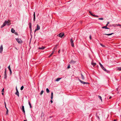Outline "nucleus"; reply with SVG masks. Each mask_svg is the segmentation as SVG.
I'll list each match as a JSON object with an SVG mask.
<instances>
[{"mask_svg": "<svg viewBox=\"0 0 121 121\" xmlns=\"http://www.w3.org/2000/svg\"><path fill=\"white\" fill-rule=\"evenodd\" d=\"M113 121H116V120H114Z\"/></svg>", "mask_w": 121, "mask_h": 121, "instance_id": "59", "label": "nucleus"}, {"mask_svg": "<svg viewBox=\"0 0 121 121\" xmlns=\"http://www.w3.org/2000/svg\"><path fill=\"white\" fill-rule=\"evenodd\" d=\"M36 31H35V32Z\"/></svg>", "mask_w": 121, "mask_h": 121, "instance_id": "60", "label": "nucleus"}, {"mask_svg": "<svg viewBox=\"0 0 121 121\" xmlns=\"http://www.w3.org/2000/svg\"><path fill=\"white\" fill-rule=\"evenodd\" d=\"M0 68H1V67H0Z\"/></svg>", "mask_w": 121, "mask_h": 121, "instance_id": "62", "label": "nucleus"}, {"mask_svg": "<svg viewBox=\"0 0 121 121\" xmlns=\"http://www.w3.org/2000/svg\"><path fill=\"white\" fill-rule=\"evenodd\" d=\"M5 108L6 109V110H8V109L6 107H5Z\"/></svg>", "mask_w": 121, "mask_h": 121, "instance_id": "46", "label": "nucleus"}, {"mask_svg": "<svg viewBox=\"0 0 121 121\" xmlns=\"http://www.w3.org/2000/svg\"><path fill=\"white\" fill-rule=\"evenodd\" d=\"M16 48V49H17V48Z\"/></svg>", "mask_w": 121, "mask_h": 121, "instance_id": "61", "label": "nucleus"}, {"mask_svg": "<svg viewBox=\"0 0 121 121\" xmlns=\"http://www.w3.org/2000/svg\"><path fill=\"white\" fill-rule=\"evenodd\" d=\"M16 41L19 43L21 44L23 42L19 38H16Z\"/></svg>", "mask_w": 121, "mask_h": 121, "instance_id": "2", "label": "nucleus"}, {"mask_svg": "<svg viewBox=\"0 0 121 121\" xmlns=\"http://www.w3.org/2000/svg\"><path fill=\"white\" fill-rule=\"evenodd\" d=\"M91 15H92V16H93L95 17V15H93V14H91Z\"/></svg>", "mask_w": 121, "mask_h": 121, "instance_id": "52", "label": "nucleus"}, {"mask_svg": "<svg viewBox=\"0 0 121 121\" xmlns=\"http://www.w3.org/2000/svg\"><path fill=\"white\" fill-rule=\"evenodd\" d=\"M81 78L82 79V80H83L84 79V78H85L84 76H83V75L82 73H81Z\"/></svg>", "mask_w": 121, "mask_h": 121, "instance_id": "17", "label": "nucleus"}, {"mask_svg": "<svg viewBox=\"0 0 121 121\" xmlns=\"http://www.w3.org/2000/svg\"><path fill=\"white\" fill-rule=\"evenodd\" d=\"M90 13L91 15V14H92L91 12L90 11L89 12Z\"/></svg>", "mask_w": 121, "mask_h": 121, "instance_id": "43", "label": "nucleus"}, {"mask_svg": "<svg viewBox=\"0 0 121 121\" xmlns=\"http://www.w3.org/2000/svg\"><path fill=\"white\" fill-rule=\"evenodd\" d=\"M108 24H107L105 26H106L107 27V26H108Z\"/></svg>", "mask_w": 121, "mask_h": 121, "instance_id": "54", "label": "nucleus"}, {"mask_svg": "<svg viewBox=\"0 0 121 121\" xmlns=\"http://www.w3.org/2000/svg\"><path fill=\"white\" fill-rule=\"evenodd\" d=\"M117 25V26H121V25L119 24H118L117 25H117Z\"/></svg>", "mask_w": 121, "mask_h": 121, "instance_id": "39", "label": "nucleus"}, {"mask_svg": "<svg viewBox=\"0 0 121 121\" xmlns=\"http://www.w3.org/2000/svg\"><path fill=\"white\" fill-rule=\"evenodd\" d=\"M70 41L71 46L72 47H74V43H73V41L72 39H71Z\"/></svg>", "mask_w": 121, "mask_h": 121, "instance_id": "5", "label": "nucleus"}, {"mask_svg": "<svg viewBox=\"0 0 121 121\" xmlns=\"http://www.w3.org/2000/svg\"><path fill=\"white\" fill-rule=\"evenodd\" d=\"M43 92H44L43 91V90H42L41 92L40 93V95H42L43 93Z\"/></svg>", "mask_w": 121, "mask_h": 121, "instance_id": "28", "label": "nucleus"}, {"mask_svg": "<svg viewBox=\"0 0 121 121\" xmlns=\"http://www.w3.org/2000/svg\"><path fill=\"white\" fill-rule=\"evenodd\" d=\"M4 93H3V92H2V95H4Z\"/></svg>", "mask_w": 121, "mask_h": 121, "instance_id": "56", "label": "nucleus"}, {"mask_svg": "<svg viewBox=\"0 0 121 121\" xmlns=\"http://www.w3.org/2000/svg\"><path fill=\"white\" fill-rule=\"evenodd\" d=\"M53 93L52 92L51 93V99H52L53 98Z\"/></svg>", "mask_w": 121, "mask_h": 121, "instance_id": "18", "label": "nucleus"}, {"mask_svg": "<svg viewBox=\"0 0 121 121\" xmlns=\"http://www.w3.org/2000/svg\"><path fill=\"white\" fill-rule=\"evenodd\" d=\"M64 35V34L63 33H60L58 36L62 38Z\"/></svg>", "mask_w": 121, "mask_h": 121, "instance_id": "6", "label": "nucleus"}, {"mask_svg": "<svg viewBox=\"0 0 121 121\" xmlns=\"http://www.w3.org/2000/svg\"><path fill=\"white\" fill-rule=\"evenodd\" d=\"M117 70L119 71H121V67H118L117 68Z\"/></svg>", "mask_w": 121, "mask_h": 121, "instance_id": "25", "label": "nucleus"}, {"mask_svg": "<svg viewBox=\"0 0 121 121\" xmlns=\"http://www.w3.org/2000/svg\"><path fill=\"white\" fill-rule=\"evenodd\" d=\"M22 111L25 114V112L24 110V106H22Z\"/></svg>", "mask_w": 121, "mask_h": 121, "instance_id": "8", "label": "nucleus"}, {"mask_svg": "<svg viewBox=\"0 0 121 121\" xmlns=\"http://www.w3.org/2000/svg\"><path fill=\"white\" fill-rule=\"evenodd\" d=\"M24 121H27V120L26 119V120H24Z\"/></svg>", "mask_w": 121, "mask_h": 121, "instance_id": "58", "label": "nucleus"}, {"mask_svg": "<svg viewBox=\"0 0 121 121\" xmlns=\"http://www.w3.org/2000/svg\"><path fill=\"white\" fill-rule=\"evenodd\" d=\"M99 44L100 45H101L102 47H105V46H104V45L103 44H102L101 43H99Z\"/></svg>", "mask_w": 121, "mask_h": 121, "instance_id": "27", "label": "nucleus"}, {"mask_svg": "<svg viewBox=\"0 0 121 121\" xmlns=\"http://www.w3.org/2000/svg\"><path fill=\"white\" fill-rule=\"evenodd\" d=\"M57 48H56V46L53 49V51H55V50Z\"/></svg>", "mask_w": 121, "mask_h": 121, "instance_id": "32", "label": "nucleus"}, {"mask_svg": "<svg viewBox=\"0 0 121 121\" xmlns=\"http://www.w3.org/2000/svg\"><path fill=\"white\" fill-rule=\"evenodd\" d=\"M45 48L43 47H41L39 48V49L40 50H43Z\"/></svg>", "mask_w": 121, "mask_h": 121, "instance_id": "19", "label": "nucleus"}, {"mask_svg": "<svg viewBox=\"0 0 121 121\" xmlns=\"http://www.w3.org/2000/svg\"><path fill=\"white\" fill-rule=\"evenodd\" d=\"M16 91H18L17 89V87H16Z\"/></svg>", "mask_w": 121, "mask_h": 121, "instance_id": "49", "label": "nucleus"}, {"mask_svg": "<svg viewBox=\"0 0 121 121\" xmlns=\"http://www.w3.org/2000/svg\"><path fill=\"white\" fill-rule=\"evenodd\" d=\"M11 31L12 33H14L15 32V30L13 28H12L11 30Z\"/></svg>", "mask_w": 121, "mask_h": 121, "instance_id": "16", "label": "nucleus"}, {"mask_svg": "<svg viewBox=\"0 0 121 121\" xmlns=\"http://www.w3.org/2000/svg\"><path fill=\"white\" fill-rule=\"evenodd\" d=\"M99 20H103V18H98Z\"/></svg>", "mask_w": 121, "mask_h": 121, "instance_id": "36", "label": "nucleus"}, {"mask_svg": "<svg viewBox=\"0 0 121 121\" xmlns=\"http://www.w3.org/2000/svg\"><path fill=\"white\" fill-rule=\"evenodd\" d=\"M29 28L30 29V31L31 32L32 31V29L31 28V26H29Z\"/></svg>", "mask_w": 121, "mask_h": 121, "instance_id": "23", "label": "nucleus"}, {"mask_svg": "<svg viewBox=\"0 0 121 121\" xmlns=\"http://www.w3.org/2000/svg\"><path fill=\"white\" fill-rule=\"evenodd\" d=\"M40 29V26L38 24L37 25V28L35 29V31L38 30Z\"/></svg>", "mask_w": 121, "mask_h": 121, "instance_id": "7", "label": "nucleus"}, {"mask_svg": "<svg viewBox=\"0 0 121 121\" xmlns=\"http://www.w3.org/2000/svg\"><path fill=\"white\" fill-rule=\"evenodd\" d=\"M112 26H114V27H115V25H112Z\"/></svg>", "mask_w": 121, "mask_h": 121, "instance_id": "51", "label": "nucleus"}, {"mask_svg": "<svg viewBox=\"0 0 121 121\" xmlns=\"http://www.w3.org/2000/svg\"><path fill=\"white\" fill-rule=\"evenodd\" d=\"M60 50H59L58 51V52L59 53H60Z\"/></svg>", "mask_w": 121, "mask_h": 121, "instance_id": "57", "label": "nucleus"}, {"mask_svg": "<svg viewBox=\"0 0 121 121\" xmlns=\"http://www.w3.org/2000/svg\"><path fill=\"white\" fill-rule=\"evenodd\" d=\"M33 21H34V22L35 20V12H34V13L33 14Z\"/></svg>", "mask_w": 121, "mask_h": 121, "instance_id": "14", "label": "nucleus"}, {"mask_svg": "<svg viewBox=\"0 0 121 121\" xmlns=\"http://www.w3.org/2000/svg\"><path fill=\"white\" fill-rule=\"evenodd\" d=\"M3 45H1L0 47V53H2L3 51Z\"/></svg>", "mask_w": 121, "mask_h": 121, "instance_id": "4", "label": "nucleus"}, {"mask_svg": "<svg viewBox=\"0 0 121 121\" xmlns=\"http://www.w3.org/2000/svg\"><path fill=\"white\" fill-rule=\"evenodd\" d=\"M6 23V25L7 26H9L10 25V24L9 23L8 21L6 20L5 21Z\"/></svg>", "mask_w": 121, "mask_h": 121, "instance_id": "12", "label": "nucleus"}, {"mask_svg": "<svg viewBox=\"0 0 121 121\" xmlns=\"http://www.w3.org/2000/svg\"><path fill=\"white\" fill-rule=\"evenodd\" d=\"M112 98V97L111 96H110L109 98V99H111Z\"/></svg>", "mask_w": 121, "mask_h": 121, "instance_id": "50", "label": "nucleus"}, {"mask_svg": "<svg viewBox=\"0 0 121 121\" xmlns=\"http://www.w3.org/2000/svg\"><path fill=\"white\" fill-rule=\"evenodd\" d=\"M4 104H5V107H6V103H5V102H4Z\"/></svg>", "mask_w": 121, "mask_h": 121, "instance_id": "41", "label": "nucleus"}, {"mask_svg": "<svg viewBox=\"0 0 121 121\" xmlns=\"http://www.w3.org/2000/svg\"><path fill=\"white\" fill-rule=\"evenodd\" d=\"M79 81L82 84H88L89 83L87 82H86L83 81L79 79H78Z\"/></svg>", "mask_w": 121, "mask_h": 121, "instance_id": "3", "label": "nucleus"}, {"mask_svg": "<svg viewBox=\"0 0 121 121\" xmlns=\"http://www.w3.org/2000/svg\"><path fill=\"white\" fill-rule=\"evenodd\" d=\"M61 78H58L56 80V81L58 82L61 79Z\"/></svg>", "mask_w": 121, "mask_h": 121, "instance_id": "20", "label": "nucleus"}, {"mask_svg": "<svg viewBox=\"0 0 121 121\" xmlns=\"http://www.w3.org/2000/svg\"><path fill=\"white\" fill-rule=\"evenodd\" d=\"M28 104L30 106V108H31L32 107V106L31 105V104L30 102L29 101L28 102Z\"/></svg>", "mask_w": 121, "mask_h": 121, "instance_id": "22", "label": "nucleus"}, {"mask_svg": "<svg viewBox=\"0 0 121 121\" xmlns=\"http://www.w3.org/2000/svg\"><path fill=\"white\" fill-rule=\"evenodd\" d=\"M54 52V51H53L51 53V54L49 56V57H50L53 54V53Z\"/></svg>", "mask_w": 121, "mask_h": 121, "instance_id": "31", "label": "nucleus"}, {"mask_svg": "<svg viewBox=\"0 0 121 121\" xmlns=\"http://www.w3.org/2000/svg\"><path fill=\"white\" fill-rule=\"evenodd\" d=\"M4 26V25H3V24L1 26V28H2L3 27H4V26Z\"/></svg>", "mask_w": 121, "mask_h": 121, "instance_id": "35", "label": "nucleus"}, {"mask_svg": "<svg viewBox=\"0 0 121 121\" xmlns=\"http://www.w3.org/2000/svg\"><path fill=\"white\" fill-rule=\"evenodd\" d=\"M23 88H24V86H22L21 87V88H20V90H22L23 89Z\"/></svg>", "mask_w": 121, "mask_h": 121, "instance_id": "29", "label": "nucleus"}, {"mask_svg": "<svg viewBox=\"0 0 121 121\" xmlns=\"http://www.w3.org/2000/svg\"><path fill=\"white\" fill-rule=\"evenodd\" d=\"M8 112H9L8 110H6V115H7L8 114Z\"/></svg>", "mask_w": 121, "mask_h": 121, "instance_id": "30", "label": "nucleus"}, {"mask_svg": "<svg viewBox=\"0 0 121 121\" xmlns=\"http://www.w3.org/2000/svg\"><path fill=\"white\" fill-rule=\"evenodd\" d=\"M109 22H107V24H108V25L109 23Z\"/></svg>", "mask_w": 121, "mask_h": 121, "instance_id": "53", "label": "nucleus"}, {"mask_svg": "<svg viewBox=\"0 0 121 121\" xmlns=\"http://www.w3.org/2000/svg\"><path fill=\"white\" fill-rule=\"evenodd\" d=\"M70 68V65L69 64L68 65V67H67V68L68 69H69Z\"/></svg>", "mask_w": 121, "mask_h": 121, "instance_id": "33", "label": "nucleus"}, {"mask_svg": "<svg viewBox=\"0 0 121 121\" xmlns=\"http://www.w3.org/2000/svg\"><path fill=\"white\" fill-rule=\"evenodd\" d=\"M6 22H5V21H4V23H3V24L5 26V25H6Z\"/></svg>", "mask_w": 121, "mask_h": 121, "instance_id": "34", "label": "nucleus"}, {"mask_svg": "<svg viewBox=\"0 0 121 121\" xmlns=\"http://www.w3.org/2000/svg\"><path fill=\"white\" fill-rule=\"evenodd\" d=\"M113 34V33H112L111 34H103L104 36H103V37H104V35H107L108 36H109V35H112Z\"/></svg>", "mask_w": 121, "mask_h": 121, "instance_id": "9", "label": "nucleus"}, {"mask_svg": "<svg viewBox=\"0 0 121 121\" xmlns=\"http://www.w3.org/2000/svg\"><path fill=\"white\" fill-rule=\"evenodd\" d=\"M50 102H51V103H53V101H52V100H51V101H50Z\"/></svg>", "mask_w": 121, "mask_h": 121, "instance_id": "48", "label": "nucleus"}, {"mask_svg": "<svg viewBox=\"0 0 121 121\" xmlns=\"http://www.w3.org/2000/svg\"><path fill=\"white\" fill-rule=\"evenodd\" d=\"M28 25L29 26H31V22H30L29 23Z\"/></svg>", "mask_w": 121, "mask_h": 121, "instance_id": "38", "label": "nucleus"}, {"mask_svg": "<svg viewBox=\"0 0 121 121\" xmlns=\"http://www.w3.org/2000/svg\"><path fill=\"white\" fill-rule=\"evenodd\" d=\"M95 17H98V15H95Z\"/></svg>", "mask_w": 121, "mask_h": 121, "instance_id": "45", "label": "nucleus"}, {"mask_svg": "<svg viewBox=\"0 0 121 121\" xmlns=\"http://www.w3.org/2000/svg\"><path fill=\"white\" fill-rule=\"evenodd\" d=\"M98 97L99 99H100L101 101V102H102V97L101 96L99 95H98Z\"/></svg>", "mask_w": 121, "mask_h": 121, "instance_id": "21", "label": "nucleus"}, {"mask_svg": "<svg viewBox=\"0 0 121 121\" xmlns=\"http://www.w3.org/2000/svg\"><path fill=\"white\" fill-rule=\"evenodd\" d=\"M99 64L101 67V68L103 69L105 72H106L107 73H108L109 72V71L108 70H106V69L104 68L103 66L102 65V64H101L100 63H99Z\"/></svg>", "mask_w": 121, "mask_h": 121, "instance_id": "1", "label": "nucleus"}, {"mask_svg": "<svg viewBox=\"0 0 121 121\" xmlns=\"http://www.w3.org/2000/svg\"><path fill=\"white\" fill-rule=\"evenodd\" d=\"M15 34H16V35H18V34H17V33H16H16H15Z\"/></svg>", "mask_w": 121, "mask_h": 121, "instance_id": "55", "label": "nucleus"}, {"mask_svg": "<svg viewBox=\"0 0 121 121\" xmlns=\"http://www.w3.org/2000/svg\"><path fill=\"white\" fill-rule=\"evenodd\" d=\"M91 64L93 66H95L96 65V64L95 63H94L93 61H92L91 62Z\"/></svg>", "mask_w": 121, "mask_h": 121, "instance_id": "11", "label": "nucleus"}, {"mask_svg": "<svg viewBox=\"0 0 121 121\" xmlns=\"http://www.w3.org/2000/svg\"><path fill=\"white\" fill-rule=\"evenodd\" d=\"M15 94L17 95L18 97L19 96V92L18 91H16V92L15 93Z\"/></svg>", "mask_w": 121, "mask_h": 121, "instance_id": "15", "label": "nucleus"}, {"mask_svg": "<svg viewBox=\"0 0 121 121\" xmlns=\"http://www.w3.org/2000/svg\"><path fill=\"white\" fill-rule=\"evenodd\" d=\"M7 77L6 73H4V78L5 79Z\"/></svg>", "mask_w": 121, "mask_h": 121, "instance_id": "24", "label": "nucleus"}, {"mask_svg": "<svg viewBox=\"0 0 121 121\" xmlns=\"http://www.w3.org/2000/svg\"><path fill=\"white\" fill-rule=\"evenodd\" d=\"M6 69H5V71H4V73H6Z\"/></svg>", "mask_w": 121, "mask_h": 121, "instance_id": "47", "label": "nucleus"}, {"mask_svg": "<svg viewBox=\"0 0 121 121\" xmlns=\"http://www.w3.org/2000/svg\"><path fill=\"white\" fill-rule=\"evenodd\" d=\"M46 91L47 93H49V91L48 88H47L46 89Z\"/></svg>", "mask_w": 121, "mask_h": 121, "instance_id": "26", "label": "nucleus"}, {"mask_svg": "<svg viewBox=\"0 0 121 121\" xmlns=\"http://www.w3.org/2000/svg\"><path fill=\"white\" fill-rule=\"evenodd\" d=\"M89 38L90 39H91V35L90 36Z\"/></svg>", "mask_w": 121, "mask_h": 121, "instance_id": "42", "label": "nucleus"}, {"mask_svg": "<svg viewBox=\"0 0 121 121\" xmlns=\"http://www.w3.org/2000/svg\"><path fill=\"white\" fill-rule=\"evenodd\" d=\"M8 69H9V70L11 69L10 67V65L8 67Z\"/></svg>", "mask_w": 121, "mask_h": 121, "instance_id": "37", "label": "nucleus"}, {"mask_svg": "<svg viewBox=\"0 0 121 121\" xmlns=\"http://www.w3.org/2000/svg\"><path fill=\"white\" fill-rule=\"evenodd\" d=\"M102 28L103 29H109V28H108L106 26H104L102 27Z\"/></svg>", "mask_w": 121, "mask_h": 121, "instance_id": "13", "label": "nucleus"}, {"mask_svg": "<svg viewBox=\"0 0 121 121\" xmlns=\"http://www.w3.org/2000/svg\"><path fill=\"white\" fill-rule=\"evenodd\" d=\"M76 62V61L72 60L70 61V64H73L75 63Z\"/></svg>", "mask_w": 121, "mask_h": 121, "instance_id": "10", "label": "nucleus"}, {"mask_svg": "<svg viewBox=\"0 0 121 121\" xmlns=\"http://www.w3.org/2000/svg\"><path fill=\"white\" fill-rule=\"evenodd\" d=\"M9 70L10 71V73H12V71H11V69L10 70Z\"/></svg>", "mask_w": 121, "mask_h": 121, "instance_id": "44", "label": "nucleus"}, {"mask_svg": "<svg viewBox=\"0 0 121 121\" xmlns=\"http://www.w3.org/2000/svg\"><path fill=\"white\" fill-rule=\"evenodd\" d=\"M4 91V88H3V89H2L1 91L2 92H3Z\"/></svg>", "mask_w": 121, "mask_h": 121, "instance_id": "40", "label": "nucleus"}]
</instances>
